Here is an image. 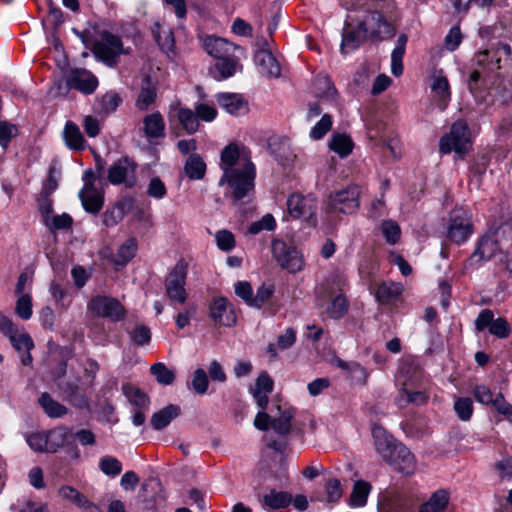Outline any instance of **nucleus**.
Returning a JSON list of instances; mask_svg holds the SVG:
<instances>
[{
	"instance_id": "nucleus-16",
	"label": "nucleus",
	"mask_w": 512,
	"mask_h": 512,
	"mask_svg": "<svg viewBox=\"0 0 512 512\" xmlns=\"http://www.w3.org/2000/svg\"><path fill=\"white\" fill-rule=\"evenodd\" d=\"M433 99L438 103L441 110L445 109L450 97V86L447 77L442 70L434 71L430 77Z\"/></svg>"
},
{
	"instance_id": "nucleus-48",
	"label": "nucleus",
	"mask_w": 512,
	"mask_h": 512,
	"mask_svg": "<svg viewBox=\"0 0 512 512\" xmlns=\"http://www.w3.org/2000/svg\"><path fill=\"white\" fill-rule=\"evenodd\" d=\"M454 411L462 421H468L473 414V402L468 397H459L454 402Z\"/></svg>"
},
{
	"instance_id": "nucleus-9",
	"label": "nucleus",
	"mask_w": 512,
	"mask_h": 512,
	"mask_svg": "<svg viewBox=\"0 0 512 512\" xmlns=\"http://www.w3.org/2000/svg\"><path fill=\"white\" fill-rule=\"evenodd\" d=\"M475 329L481 332L488 329L489 333L497 338H508L511 326L503 317L494 318V313L489 309H483L474 321Z\"/></svg>"
},
{
	"instance_id": "nucleus-2",
	"label": "nucleus",
	"mask_w": 512,
	"mask_h": 512,
	"mask_svg": "<svg viewBox=\"0 0 512 512\" xmlns=\"http://www.w3.org/2000/svg\"><path fill=\"white\" fill-rule=\"evenodd\" d=\"M471 135L467 123L463 120L454 122L450 131L443 135L439 142V150L442 154L455 152L463 158L470 150Z\"/></svg>"
},
{
	"instance_id": "nucleus-22",
	"label": "nucleus",
	"mask_w": 512,
	"mask_h": 512,
	"mask_svg": "<svg viewBox=\"0 0 512 512\" xmlns=\"http://www.w3.org/2000/svg\"><path fill=\"white\" fill-rule=\"evenodd\" d=\"M142 122V130L147 139H157L165 136V121L160 112L156 111L146 115Z\"/></svg>"
},
{
	"instance_id": "nucleus-41",
	"label": "nucleus",
	"mask_w": 512,
	"mask_h": 512,
	"mask_svg": "<svg viewBox=\"0 0 512 512\" xmlns=\"http://www.w3.org/2000/svg\"><path fill=\"white\" fill-rule=\"evenodd\" d=\"M151 374L161 385H171L175 380V373L169 369L164 363L158 362L150 367Z\"/></svg>"
},
{
	"instance_id": "nucleus-32",
	"label": "nucleus",
	"mask_w": 512,
	"mask_h": 512,
	"mask_svg": "<svg viewBox=\"0 0 512 512\" xmlns=\"http://www.w3.org/2000/svg\"><path fill=\"white\" fill-rule=\"evenodd\" d=\"M279 416H272L271 427L278 434H287L291 428V420L294 416V411L291 408L282 409L277 406Z\"/></svg>"
},
{
	"instance_id": "nucleus-34",
	"label": "nucleus",
	"mask_w": 512,
	"mask_h": 512,
	"mask_svg": "<svg viewBox=\"0 0 512 512\" xmlns=\"http://www.w3.org/2000/svg\"><path fill=\"white\" fill-rule=\"evenodd\" d=\"M177 120L188 134H194L199 129V121L196 112L189 108L179 107L176 114Z\"/></svg>"
},
{
	"instance_id": "nucleus-20",
	"label": "nucleus",
	"mask_w": 512,
	"mask_h": 512,
	"mask_svg": "<svg viewBox=\"0 0 512 512\" xmlns=\"http://www.w3.org/2000/svg\"><path fill=\"white\" fill-rule=\"evenodd\" d=\"M216 99L219 106L231 115L239 116L248 112V104L240 94L219 93Z\"/></svg>"
},
{
	"instance_id": "nucleus-37",
	"label": "nucleus",
	"mask_w": 512,
	"mask_h": 512,
	"mask_svg": "<svg viewBox=\"0 0 512 512\" xmlns=\"http://www.w3.org/2000/svg\"><path fill=\"white\" fill-rule=\"evenodd\" d=\"M448 494L444 490L436 491L430 499L424 503L420 512H443L448 504Z\"/></svg>"
},
{
	"instance_id": "nucleus-45",
	"label": "nucleus",
	"mask_w": 512,
	"mask_h": 512,
	"mask_svg": "<svg viewBox=\"0 0 512 512\" xmlns=\"http://www.w3.org/2000/svg\"><path fill=\"white\" fill-rule=\"evenodd\" d=\"M7 337L14 349L18 352L30 351L34 346L31 337L27 333H18L17 328H15Z\"/></svg>"
},
{
	"instance_id": "nucleus-52",
	"label": "nucleus",
	"mask_w": 512,
	"mask_h": 512,
	"mask_svg": "<svg viewBox=\"0 0 512 512\" xmlns=\"http://www.w3.org/2000/svg\"><path fill=\"white\" fill-rule=\"evenodd\" d=\"M15 313L23 320H29L32 316V298L30 294L18 296Z\"/></svg>"
},
{
	"instance_id": "nucleus-1",
	"label": "nucleus",
	"mask_w": 512,
	"mask_h": 512,
	"mask_svg": "<svg viewBox=\"0 0 512 512\" xmlns=\"http://www.w3.org/2000/svg\"><path fill=\"white\" fill-rule=\"evenodd\" d=\"M255 166L250 160L242 161V169H228L219 180V185L227 184L232 197L242 200L254 190Z\"/></svg>"
},
{
	"instance_id": "nucleus-57",
	"label": "nucleus",
	"mask_w": 512,
	"mask_h": 512,
	"mask_svg": "<svg viewBox=\"0 0 512 512\" xmlns=\"http://www.w3.org/2000/svg\"><path fill=\"white\" fill-rule=\"evenodd\" d=\"M191 385L197 394L203 395L207 392L209 380L206 372L203 369L198 368L194 371Z\"/></svg>"
},
{
	"instance_id": "nucleus-63",
	"label": "nucleus",
	"mask_w": 512,
	"mask_h": 512,
	"mask_svg": "<svg viewBox=\"0 0 512 512\" xmlns=\"http://www.w3.org/2000/svg\"><path fill=\"white\" fill-rule=\"evenodd\" d=\"M361 44V40L355 31H348L343 34L341 42V50L343 53L357 49Z\"/></svg>"
},
{
	"instance_id": "nucleus-61",
	"label": "nucleus",
	"mask_w": 512,
	"mask_h": 512,
	"mask_svg": "<svg viewBox=\"0 0 512 512\" xmlns=\"http://www.w3.org/2000/svg\"><path fill=\"white\" fill-rule=\"evenodd\" d=\"M494 0H451V3L457 13L466 14L470 8V4L474 3L481 8H489Z\"/></svg>"
},
{
	"instance_id": "nucleus-28",
	"label": "nucleus",
	"mask_w": 512,
	"mask_h": 512,
	"mask_svg": "<svg viewBox=\"0 0 512 512\" xmlns=\"http://www.w3.org/2000/svg\"><path fill=\"white\" fill-rule=\"evenodd\" d=\"M152 33L155 41L158 43L160 48L169 52L174 48V35L170 27L162 23L156 22L152 27Z\"/></svg>"
},
{
	"instance_id": "nucleus-55",
	"label": "nucleus",
	"mask_w": 512,
	"mask_h": 512,
	"mask_svg": "<svg viewBox=\"0 0 512 512\" xmlns=\"http://www.w3.org/2000/svg\"><path fill=\"white\" fill-rule=\"evenodd\" d=\"M276 227V221L272 214H265L260 220L250 224L248 231L252 235H256L261 231H272Z\"/></svg>"
},
{
	"instance_id": "nucleus-18",
	"label": "nucleus",
	"mask_w": 512,
	"mask_h": 512,
	"mask_svg": "<svg viewBox=\"0 0 512 512\" xmlns=\"http://www.w3.org/2000/svg\"><path fill=\"white\" fill-rule=\"evenodd\" d=\"M287 210L293 218L310 219L314 214L315 202L313 199L294 193L287 200Z\"/></svg>"
},
{
	"instance_id": "nucleus-25",
	"label": "nucleus",
	"mask_w": 512,
	"mask_h": 512,
	"mask_svg": "<svg viewBox=\"0 0 512 512\" xmlns=\"http://www.w3.org/2000/svg\"><path fill=\"white\" fill-rule=\"evenodd\" d=\"M48 453H55L58 449L69 444L73 440L71 429L60 426L47 431Z\"/></svg>"
},
{
	"instance_id": "nucleus-40",
	"label": "nucleus",
	"mask_w": 512,
	"mask_h": 512,
	"mask_svg": "<svg viewBox=\"0 0 512 512\" xmlns=\"http://www.w3.org/2000/svg\"><path fill=\"white\" fill-rule=\"evenodd\" d=\"M155 99L156 88L148 80H146V83L142 86L136 100V107L141 111L147 110L148 107L155 102Z\"/></svg>"
},
{
	"instance_id": "nucleus-42",
	"label": "nucleus",
	"mask_w": 512,
	"mask_h": 512,
	"mask_svg": "<svg viewBox=\"0 0 512 512\" xmlns=\"http://www.w3.org/2000/svg\"><path fill=\"white\" fill-rule=\"evenodd\" d=\"M240 67L237 59L234 57V52L231 55H227L224 58L218 59L215 68L219 71L222 78L226 79L233 76Z\"/></svg>"
},
{
	"instance_id": "nucleus-62",
	"label": "nucleus",
	"mask_w": 512,
	"mask_h": 512,
	"mask_svg": "<svg viewBox=\"0 0 512 512\" xmlns=\"http://www.w3.org/2000/svg\"><path fill=\"white\" fill-rule=\"evenodd\" d=\"M130 337L134 344L143 346L150 342L151 332L146 326L138 325L130 332Z\"/></svg>"
},
{
	"instance_id": "nucleus-14",
	"label": "nucleus",
	"mask_w": 512,
	"mask_h": 512,
	"mask_svg": "<svg viewBox=\"0 0 512 512\" xmlns=\"http://www.w3.org/2000/svg\"><path fill=\"white\" fill-rule=\"evenodd\" d=\"M368 24L375 26L370 31V37L373 39L385 40L395 36L396 28L378 12H371L367 19L358 25V29L366 34L369 31Z\"/></svg>"
},
{
	"instance_id": "nucleus-11",
	"label": "nucleus",
	"mask_w": 512,
	"mask_h": 512,
	"mask_svg": "<svg viewBox=\"0 0 512 512\" xmlns=\"http://www.w3.org/2000/svg\"><path fill=\"white\" fill-rule=\"evenodd\" d=\"M372 437L375 451L386 463L395 455L398 447L403 445L379 424H373Z\"/></svg>"
},
{
	"instance_id": "nucleus-39",
	"label": "nucleus",
	"mask_w": 512,
	"mask_h": 512,
	"mask_svg": "<svg viewBox=\"0 0 512 512\" xmlns=\"http://www.w3.org/2000/svg\"><path fill=\"white\" fill-rule=\"evenodd\" d=\"M329 147L340 157H346L352 152L353 143L348 135L334 134L329 142Z\"/></svg>"
},
{
	"instance_id": "nucleus-24",
	"label": "nucleus",
	"mask_w": 512,
	"mask_h": 512,
	"mask_svg": "<svg viewBox=\"0 0 512 512\" xmlns=\"http://www.w3.org/2000/svg\"><path fill=\"white\" fill-rule=\"evenodd\" d=\"M250 160L247 156L241 155L236 144H229L221 153V168L223 173L228 169H242V161Z\"/></svg>"
},
{
	"instance_id": "nucleus-53",
	"label": "nucleus",
	"mask_w": 512,
	"mask_h": 512,
	"mask_svg": "<svg viewBox=\"0 0 512 512\" xmlns=\"http://www.w3.org/2000/svg\"><path fill=\"white\" fill-rule=\"evenodd\" d=\"M273 293V285L262 284L260 287H258L256 294L253 295L251 307L261 308L271 299Z\"/></svg>"
},
{
	"instance_id": "nucleus-43",
	"label": "nucleus",
	"mask_w": 512,
	"mask_h": 512,
	"mask_svg": "<svg viewBox=\"0 0 512 512\" xmlns=\"http://www.w3.org/2000/svg\"><path fill=\"white\" fill-rule=\"evenodd\" d=\"M349 308V302L343 295H338L332 299L327 307V314L333 319L342 318Z\"/></svg>"
},
{
	"instance_id": "nucleus-30",
	"label": "nucleus",
	"mask_w": 512,
	"mask_h": 512,
	"mask_svg": "<svg viewBox=\"0 0 512 512\" xmlns=\"http://www.w3.org/2000/svg\"><path fill=\"white\" fill-rule=\"evenodd\" d=\"M63 136L66 145L73 150H83L85 148V139L79 127L72 121L65 124Z\"/></svg>"
},
{
	"instance_id": "nucleus-31",
	"label": "nucleus",
	"mask_w": 512,
	"mask_h": 512,
	"mask_svg": "<svg viewBox=\"0 0 512 512\" xmlns=\"http://www.w3.org/2000/svg\"><path fill=\"white\" fill-rule=\"evenodd\" d=\"M180 413L178 406L169 405L160 411L154 413L151 418V426L155 430H161L168 426Z\"/></svg>"
},
{
	"instance_id": "nucleus-15",
	"label": "nucleus",
	"mask_w": 512,
	"mask_h": 512,
	"mask_svg": "<svg viewBox=\"0 0 512 512\" xmlns=\"http://www.w3.org/2000/svg\"><path fill=\"white\" fill-rule=\"evenodd\" d=\"M67 84L84 94H92L98 86V80L88 70L74 69L68 75Z\"/></svg>"
},
{
	"instance_id": "nucleus-56",
	"label": "nucleus",
	"mask_w": 512,
	"mask_h": 512,
	"mask_svg": "<svg viewBox=\"0 0 512 512\" xmlns=\"http://www.w3.org/2000/svg\"><path fill=\"white\" fill-rule=\"evenodd\" d=\"M215 240L217 247L226 252L232 250L236 245L233 233L226 229L217 231L215 234Z\"/></svg>"
},
{
	"instance_id": "nucleus-17",
	"label": "nucleus",
	"mask_w": 512,
	"mask_h": 512,
	"mask_svg": "<svg viewBox=\"0 0 512 512\" xmlns=\"http://www.w3.org/2000/svg\"><path fill=\"white\" fill-rule=\"evenodd\" d=\"M507 227H501L492 233H487L479 241L478 247L475 253L472 255V259L478 258V260H489L496 255L500 249L498 238L500 233H505Z\"/></svg>"
},
{
	"instance_id": "nucleus-46",
	"label": "nucleus",
	"mask_w": 512,
	"mask_h": 512,
	"mask_svg": "<svg viewBox=\"0 0 512 512\" xmlns=\"http://www.w3.org/2000/svg\"><path fill=\"white\" fill-rule=\"evenodd\" d=\"M72 224L73 219L67 213H62L60 215L53 214L44 222V225L51 231L69 229Z\"/></svg>"
},
{
	"instance_id": "nucleus-54",
	"label": "nucleus",
	"mask_w": 512,
	"mask_h": 512,
	"mask_svg": "<svg viewBox=\"0 0 512 512\" xmlns=\"http://www.w3.org/2000/svg\"><path fill=\"white\" fill-rule=\"evenodd\" d=\"M332 127V118L329 114H324L321 119L310 130V137L314 140H319L330 131Z\"/></svg>"
},
{
	"instance_id": "nucleus-51",
	"label": "nucleus",
	"mask_w": 512,
	"mask_h": 512,
	"mask_svg": "<svg viewBox=\"0 0 512 512\" xmlns=\"http://www.w3.org/2000/svg\"><path fill=\"white\" fill-rule=\"evenodd\" d=\"M382 233L387 243L393 245L396 244L401 235V229L399 225L393 220H385L381 224Z\"/></svg>"
},
{
	"instance_id": "nucleus-10",
	"label": "nucleus",
	"mask_w": 512,
	"mask_h": 512,
	"mask_svg": "<svg viewBox=\"0 0 512 512\" xmlns=\"http://www.w3.org/2000/svg\"><path fill=\"white\" fill-rule=\"evenodd\" d=\"M209 317L218 326L232 327L237 322L234 306L223 296L212 298L209 304Z\"/></svg>"
},
{
	"instance_id": "nucleus-44",
	"label": "nucleus",
	"mask_w": 512,
	"mask_h": 512,
	"mask_svg": "<svg viewBox=\"0 0 512 512\" xmlns=\"http://www.w3.org/2000/svg\"><path fill=\"white\" fill-rule=\"evenodd\" d=\"M26 442L35 452L48 453V436L47 431H38L28 434Z\"/></svg>"
},
{
	"instance_id": "nucleus-59",
	"label": "nucleus",
	"mask_w": 512,
	"mask_h": 512,
	"mask_svg": "<svg viewBox=\"0 0 512 512\" xmlns=\"http://www.w3.org/2000/svg\"><path fill=\"white\" fill-rule=\"evenodd\" d=\"M316 95L319 97H332L335 94V88L331 80L326 76H319L314 82Z\"/></svg>"
},
{
	"instance_id": "nucleus-38",
	"label": "nucleus",
	"mask_w": 512,
	"mask_h": 512,
	"mask_svg": "<svg viewBox=\"0 0 512 512\" xmlns=\"http://www.w3.org/2000/svg\"><path fill=\"white\" fill-rule=\"evenodd\" d=\"M184 170L190 179L199 180L205 175L206 164L200 156L192 155L187 159Z\"/></svg>"
},
{
	"instance_id": "nucleus-8",
	"label": "nucleus",
	"mask_w": 512,
	"mask_h": 512,
	"mask_svg": "<svg viewBox=\"0 0 512 512\" xmlns=\"http://www.w3.org/2000/svg\"><path fill=\"white\" fill-rule=\"evenodd\" d=\"M473 233L471 215L464 210H456L451 216L447 227V237L450 241L461 244Z\"/></svg>"
},
{
	"instance_id": "nucleus-29",
	"label": "nucleus",
	"mask_w": 512,
	"mask_h": 512,
	"mask_svg": "<svg viewBox=\"0 0 512 512\" xmlns=\"http://www.w3.org/2000/svg\"><path fill=\"white\" fill-rule=\"evenodd\" d=\"M261 503L269 509H283L292 503V495L284 491L271 490L260 499Z\"/></svg>"
},
{
	"instance_id": "nucleus-33",
	"label": "nucleus",
	"mask_w": 512,
	"mask_h": 512,
	"mask_svg": "<svg viewBox=\"0 0 512 512\" xmlns=\"http://www.w3.org/2000/svg\"><path fill=\"white\" fill-rule=\"evenodd\" d=\"M39 404L50 418H60L68 412V409L64 405L54 400L48 393L41 394Z\"/></svg>"
},
{
	"instance_id": "nucleus-12",
	"label": "nucleus",
	"mask_w": 512,
	"mask_h": 512,
	"mask_svg": "<svg viewBox=\"0 0 512 512\" xmlns=\"http://www.w3.org/2000/svg\"><path fill=\"white\" fill-rule=\"evenodd\" d=\"M136 169L137 164L132 159L121 158L108 169V180L113 185L125 184L131 188L135 185Z\"/></svg>"
},
{
	"instance_id": "nucleus-49",
	"label": "nucleus",
	"mask_w": 512,
	"mask_h": 512,
	"mask_svg": "<svg viewBox=\"0 0 512 512\" xmlns=\"http://www.w3.org/2000/svg\"><path fill=\"white\" fill-rule=\"evenodd\" d=\"M49 292L57 305L62 309H68L72 303L68 292L58 283L52 282L49 287Z\"/></svg>"
},
{
	"instance_id": "nucleus-21",
	"label": "nucleus",
	"mask_w": 512,
	"mask_h": 512,
	"mask_svg": "<svg viewBox=\"0 0 512 512\" xmlns=\"http://www.w3.org/2000/svg\"><path fill=\"white\" fill-rule=\"evenodd\" d=\"M387 464L390 465L393 469L406 475H410L416 470V461L414 455L404 445L398 447V451Z\"/></svg>"
},
{
	"instance_id": "nucleus-13",
	"label": "nucleus",
	"mask_w": 512,
	"mask_h": 512,
	"mask_svg": "<svg viewBox=\"0 0 512 512\" xmlns=\"http://www.w3.org/2000/svg\"><path fill=\"white\" fill-rule=\"evenodd\" d=\"M93 53L100 60L112 65L114 59L123 53L122 42L118 36L103 32L100 40L94 44Z\"/></svg>"
},
{
	"instance_id": "nucleus-5",
	"label": "nucleus",
	"mask_w": 512,
	"mask_h": 512,
	"mask_svg": "<svg viewBox=\"0 0 512 512\" xmlns=\"http://www.w3.org/2000/svg\"><path fill=\"white\" fill-rule=\"evenodd\" d=\"M84 186L79 192L81 203L88 213H98L104 205V192L95 186V176L91 170L83 175Z\"/></svg>"
},
{
	"instance_id": "nucleus-6",
	"label": "nucleus",
	"mask_w": 512,
	"mask_h": 512,
	"mask_svg": "<svg viewBox=\"0 0 512 512\" xmlns=\"http://www.w3.org/2000/svg\"><path fill=\"white\" fill-rule=\"evenodd\" d=\"M272 254L282 268L292 273L300 271L303 267L304 262L299 251L295 247L289 246L283 240H273Z\"/></svg>"
},
{
	"instance_id": "nucleus-35",
	"label": "nucleus",
	"mask_w": 512,
	"mask_h": 512,
	"mask_svg": "<svg viewBox=\"0 0 512 512\" xmlns=\"http://www.w3.org/2000/svg\"><path fill=\"white\" fill-rule=\"evenodd\" d=\"M371 491V485L364 480H357L350 495L351 507H363L367 503L368 495Z\"/></svg>"
},
{
	"instance_id": "nucleus-7",
	"label": "nucleus",
	"mask_w": 512,
	"mask_h": 512,
	"mask_svg": "<svg viewBox=\"0 0 512 512\" xmlns=\"http://www.w3.org/2000/svg\"><path fill=\"white\" fill-rule=\"evenodd\" d=\"M359 187L350 185L329 196L328 206L332 211L352 214L359 208Z\"/></svg>"
},
{
	"instance_id": "nucleus-36",
	"label": "nucleus",
	"mask_w": 512,
	"mask_h": 512,
	"mask_svg": "<svg viewBox=\"0 0 512 512\" xmlns=\"http://www.w3.org/2000/svg\"><path fill=\"white\" fill-rule=\"evenodd\" d=\"M122 392L127 400L139 409H145L149 405V398L138 387L129 383L122 385Z\"/></svg>"
},
{
	"instance_id": "nucleus-50",
	"label": "nucleus",
	"mask_w": 512,
	"mask_h": 512,
	"mask_svg": "<svg viewBox=\"0 0 512 512\" xmlns=\"http://www.w3.org/2000/svg\"><path fill=\"white\" fill-rule=\"evenodd\" d=\"M99 468L105 475L115 477L121 473L122 464L115 457L105 456L100 459Z\"/></svg>"
},
{
	"instance_id": "nucleus-19",
	"label": "nucleus",
	"mask_w": 512,
	"mask_h": 512,
	"mask_svg": "<svg viewBox=\"0 0 512 512\" xmlns=\"http://www.w3.org/2000/svg\"><path fill=\"white\" fill-rule=\"evenodd\" d=\"M202 46L210 56L216 59L231 55L237 49L233 43L213 35L204 37L202 39Z\"/></svg>"
},
{
	"instance_id": "nucleus-23",
	"label": "nucleus",
	"mask_w": 512,
	"mask_h": 512,
	"mask_svg": "<svg viewBox=\"0 0 512 512\" xmlns=\"http://www.w3.org/2000/svg\"><path fill=\"white\" fill-rule=\"evenodd\" d=\"M510 55L511 48L507 44H500L496 49L484 50L478 53L476 61L479 65H487L490 70L500 68V54Z\"/></svg>"
},
{
	"instance_id": "nucleus-60",
	"label": "nucleus",
	"mask_w": 512,
	"mask_h": 512,
	"mask_svg": "<svg viewBox=\"0 0 512 512\" xmlns=\"http://www.w3.org/2000/svg\"><path fill=\"white\" fill-rule=\"evenodd\" d=\"M18 129L16 125L7 121L0 122V145L5 149L8 147L10 141L16 137Z\"/></svg>"
},
{
	"instance_id": "nucleus-4",
	"label": "nucleus",
	"mask_w": 512,
	"mask_h": 512,
	"mask_svg": "<svg viewBox=\"0 0 512 512\" xmlns=\"http://www.w3.org/2000/svg\"><path fill=\"white\" fill-rule=\"evenodd\" d=\"M87 309L97 317L107 318L111 321H120L124 318L126 310L116 298L98 295L87 304Z\"/></svg>"
},
{
	"instance_id": "nucleus-26",
	"label": "nucleus",
	"mask_w": 512,
	"mask_h": 512,
	"mask_svg": "<svg viewBox=\"0 0 512 512\" xmlns=\"http://www.w3.org/2000/svg\"><path fill=\"white\" fill-rule=\"evenodd\" d=\"M402 293V284L396 282H383L378 286L375 296L380 304L389 305L398 300Z\"/></svg>"
},
{
	"instance_id": "nucleus-64",
	"label": "nucleus",
	"mask_w": 512,
	"mask_h": 512,
	"mask_svg": "<svg viewBox=\"0 0 512 512\" xmlns=\"http://www.w3.org/2000/svg\"><path fill=\"white\" fill-rule=\"evenodd\" d=\"M495 409L502 415H504L509 421L512 422V405L509 404L502 393H497L495 399L492 402Z\"/></svg>"
},
{
	"instance_id": "nucleus-47",
	"label": "nucleus",
	"mask_w": 512,
	"mask_h": 512,
	"mask_svg": "<svg viewBox=\"0 0 512 512\" xmlns=\"http://www.w3.org/2000/svg\"><path fill=\"white\" fill-rule=\"evenodd\" d=\"M137 251V241L134 238H130L126 240L118 250L117 253V264L125 265L127 264L136 254Z\"/></svg>"
},
{
	"instance_id": "nucleus-58",
	"label": "nucleus",
	"mask_w": 512,
	"mask_h": 512,
	"mask_svg": "<svg viewBox=\"0 0 512 512\" xmlns=\"http://www.w3.org/2000/svg\"><path fill=\"white\" fill-rule=\"evenodd\" d=\"M122 102L120 96L115 92H108L100 99V109L105 114L114 112Z\"/></svg>"
},
{
	"instance_id": "nucleus-3",
	"label": "nucleus",
	"mask_w": 512,
	"mask_h": 512,
	"mask_svg": "<svg viewBox=\"0 0 512 512\" xmlns=\"http://www.w3.org/2000/svg\"><path fill=\"white\" fill-rule=\"evenodd\" d=\"M188 264L180 259L165 280V290L167 297L173 302L184 304L188 294L185 289Z\"/></svg>"
},
{
	"instance_id": "nucleus-27",
	"label": "nucleus",
	"mask_w": 512,
	"mask_h": 512,
	"mask_svg": "<svg viewBox=\"0 0 512 512\" xmlns=\"http://www.w3.org/2000/svg\"><path fill=\"white\" fill-rule=\"evenodd\" d=\"M255 63L263 75L268 77H278L280 75V66L275 57L268 51H258L255 56Z\"/></svg>"
}]
</instances>
